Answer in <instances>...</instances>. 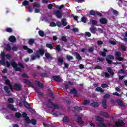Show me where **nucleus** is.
<instances>
[{
	"label": "nucleus",
	"mask_w": 127,
	"mask_h": 127,
	"mask_svg": "<svg viewBox=\"0 0 127 127\" xmlns=\"http://www.w3.org/2000/svg\"><path fill=\"white\" fill-rule=\"evenodd\" d=\"M0 55L1 57V60L0 61V64L1 65H3V66H6L7 68H9L11 65V64L7 61L5 62V60L8 59L9 60L11 57L10 55L9 54H6L4 52H1Z\"/></svg>",
	"instance_id": "1"
},
{
	"label": "nucleus",
	"mask_w": 127,
	"mask_h": 127,
	"mask_svg": "<svg viewBox=\"0 0 127 127\" xmlns=\"http://www.w3.org/2000/svg\"><path fill=\"white\" fill-rule=\"evenodd\" d=\"M11 65L12 66V67H13L14 69H15V70L16 71H21L20 68H24V67L23 66V65H22V64H21V63H19L17 64L14 61H13L11 63Z\"/></svg>",
	"instance_id": "2"
},
{
	"label": "nucleus",
	"mask_w": 127,
	"mask_h": 127,
	"mask_svg": "<svg viewBox=\"0 0 127 127\" xmlns=\"http://www.w3.org/2000/svg\"><path fill=\"white\" fill-rule=\"evenodd\" d=\"M106 61L109 64H113V65H118L119 64H121V62L118 63H114L112 62L111 60L110 59H114L115 57L112 55H109L106 57Z\"/></svg>",
	"instance_id": "3"
},
{
	"label": "nucleus",
	"mask_w": 127,
	"mask_h": 127,
	"mask_svg": "<svg viewBox=\"0 0 127 127\" xmlns=\"http://www.w3.org/2000/svg\"><path fill=\"white\" fill-rule=\"evenodd\" d=\"M22 116L25 118V120L28 124H30V123H31L32 125H35V124H36V120L32 119L30 121V120H29V117H27V114H26V113H23Z\"/></svg>",
	"instance_id": "4"
},
{
	"label": "nucleus",
	"mask_w": 127,
	"mask_h": 127,
	"mask_svg": "<svg viewBox=\"0 0 127 127\" xmlns=\"http://www.w3.org/2000/svg\"><path fill=\"white\" fill-rule=\"evenodd\" d=\"M44 54V51H43V49H39V51H36V56H33L31 57V59L32 60H35V58L38 57V58H39L40 56H42Z\"/></svg>",
	"instance_id": "5"
},
{
	"label": "nucleus",
	"mask_w": 127,
	"mask_h": 127,
	"mask_svg": "<svg viewBox=\"0 0 127 127\" xmlns=\"http://www.w3.org/2000/svg\"><path fill=\"white\" fill-rule=\"evenodd\" d=\"M95 120L99 122V124L97 125V126L99 127H107V126L104 124V119L103 118L99 116H95Z\"/></svg>",
	"instance_id": "6"
},
{
	"label": "nucleus",
	"mask_w": 127,
	"mask_h": 127,
	"mask_svg": "<svg viewBox=\"0 0 127 127\" xmlns=\"http://www.w3.org/2000/svg\"><path fill=\"white\" fill-rule=\"evenodd\" d=\"M5 82H6V85H8V86L4 87V89L5 90L6 93H9V89H11V91H12L13 90V88L11 86V84H10V82L9 81V80L6 79Z\"/></svg>",
	"instance_id": "7"
},
{
	"label": "nucleus",
	"mask_w": 127,
	"mask_h": 127,
	"mask_svg": "<svg viewBox=\"0 0 127 127\" xmlns=\"http://www.w3.org/2000/svg\"><path fill=\"white\" fill-rule=\"evenodd\" d=\"M46 46L48 48H50V49H55L57 51H59V50H60V46H57L56 47H55V48H53V45H52V44H46Z\"/></svg>",
	"instance_id": "8"
},
{
	"label": "nucleus",
	"mask_w": 127,
	"mask_h": 127,
	"mask_svg": "<svg viewBox=\"0 0 127 127\" xmlns=\"http://www.w3.org/2000/svg\"><path fill=\"white\" fill-rule=\"evenodd\" d=\"M115 55H116V56H117V57L116 58V60H119V61H122L124 60V59L123 58L120 57V56L122 55L121 52L116 51L115 52Z\"/></svg>",
	"instance_id": "9"
},
{
	"label": "nucleus",
	"mask_w": 127,
	"mask_h": 127,
	"mask_svg": "<svg viewBox=\"0 0 127 127\" xmlns=\"http://www.w3.org/2000/svg\"><path fill=\"white\" fill-rule=\"evenodd\" d=\"M81 118H82V116L80 115L78 116V120L77 122L79 125H81V126H86L87 125L86 123L84 122L83 121H82V119H81Z\"/></svg>",
	"instance_id": "10"
},
{
	"label": "nucleus",
	"mask_w": 127,
	"mask_h": 127,
	"mask_svg": "<svg viewBox=\"0 0 127 127\" xmlns=\"http://www.w3.org/2000/svg\"><path fill=\"white\" fill-rule=\"evenodd\" d=\"M90 14L91 15H98V16H102V14L98 11H94L93 10L90 11Z\"/></svg>",
	"instance_id": "11"
},
{
	"label": "nucleus",
	"mask_w": 127,
	"mask_h": 127,
	"mask_svg": "<svg viewBox=\"0 0 127 127\" xmlns=\"http://www.w3.org/2000/svg\"><path fill=\"white\" fill-rule=\"evenodd\" d=\"M115 126L116 127H121L122 126H124V122H123V121L119 120L118 122H116Z\"/></svg>",
	"instance_id": "12"
},
{
	"label": "nucleus",
	"mask_w": 127,
	"mask_h": 127,
	"mask_svg": "<svg viewBox=\"0 0 127 127\" xmlns=\"http://www.w3.org/2000/svg\"><path fill=\"white\" fill-rule=\"evenodd\" d=\"M23 49H25V50H27L28 53H33V50L32 49H29L26 46H23Z\"/></svg>",
	"instance_id": "13"
},
{
	"label": "nucleus",
	"mask_w": 127,
	"mask_h": 127,
	"mask_svg": "<svg viewBox=\"0 0 127 127\" xmlns=\"http://www.w3.org/2000/svg\"><path fill=\"white\" fill-rule=\"evenodd\" d=\"M14 89L16 91H19V90H21V86L19 84H15L14 85Z\"/></svg>",
	"instance_id": "14"
},
{
	"label": "nucleus",
	"mask_w": 127,
	"mask_h": 127,
	"mask_svg": "<svg viewBox=\"0 0 127 127\" xmlns=\"http://www.w3.org/2000/svg\"><path fill=\"white\" fill-rule=\"evenodd\" d=\"M55 14L58 18H61V17L62 16V14H61V11H56L55 12Z\"/></svg>",
	"instance_id": "15"
},
{
	"label": "nucleus",
	"mask_w": 127,
	"mask_h": 127,
	"mask_svg": "<svg viewBox=\"0 0 127 127\" xmlns=\"http://www.w3.org/2000/svg\"><path fill=\"white\" fill-rule=\"evenodd\" d=\"M9 40L11 42H15V41H16V38H15V37L13 36H11V37H9Z\"/></svg>",
	"instance_id": "16"
},
{
	"label": "nucleus",
	"mask_w": 127,
	"mask_h": 127,
	"mask_svg": "<svg viewBox=\"0 0 127 127\" xmlns=\"http://www.w3.org/2000/svg\"><path fill=\"white\" fill-rule=\"evenodd\" d=\"M100 21L102 24H106L108 22V21L105 18H101Z\"/></svg>",
	"instance_id": "17"
},
{
	"label": "nucleus",
	"mask_w": 127,
	"mask_h": 127,
	"mask_svg": "<svg viewBox=\"0 0 127 127\" xmlns=\"http://www.w3.org/2000/svg\"><path fill=\"white\" fill-rule=\"evenodd\" d=\"M106 52H108V50L106 49H104L103 51L100 52L101 55H102V56H106Z\"/></svg>",
	"instance_id": "18"
},
{
	"label": "nucleus",
	"mask_w": 127,
	"mask_h": 127,
	"mask_svg": "<svg viewBox=\"0 0 127 127\" xmlns=\"http://www.w3.org/2000/svg\"><path fill=\"white\" fill-rule=\"evenodd\" d=\"M53 79L56 82H60L61 81V78L59 76H54L53 77Z\"/></svg>",
	"instance_id": "19"
},
{
	"label": "nucleus",
	"mask_w": 127,
	"mask_h": 127,
	"mask_svg": "<svg viewBox=\"0 0 127 127\" xmlns=\"http://www.w3.org/2000/svg\"><path fill=\"white\" fill-rule=\"evenodd\" d=\"M8 108L12 110V111H16V109L14 107L13 105L12 104H9L8 105Z\"/></svg>",
	"instance_id": "20"
},
{
	"label": "nucleus",
	"mask_w": 127,
	"mask_h": 127,
	"mask_svg": "<svg viewBox=\"0 0 127 127\" xmlns=\"http://www.w3.org/2000/svg\"><path fill=\"white\" fill-rule=\"evenodd\" d=\"M62 24L64 25V26H66V25H67V22H66V19H63L62 20Z\"/></svg>",
	"instance_id": "21"
},
{
	"label": "nucleus",
	"mask_w": 127,
	"mask_h": 127,
	"mask_svg": "<svg viewBox=\"0 0 127 127\" xmlns=\"http://www.w3.org/2000/svg\"><path fill=\"white\" fill-rule=\"evenodd\" d=\"M117 104L121 107H123V105H124V103L122 102V101L120 100V99H118L117 100Z\"/></svg>",
	"instance_id": "22"
},
{
	"label": "nucleus",
	"mask_w": 127,
	"mask_h": 127,
	"mask_svg": "<svg viewBox=\"0 0 127 127\" xmlns=\"http://www.w3.org/2000/svg\"><path fill=\"white\" fill-rule=\"evenodd\" d=\"M95 90L97 92H100L101 93H103L104 92V90H103L102 88H101L100 87H98L96 88V89Z\"/></svg>",
	"instance_id": "23"
},
{
	"label": "nucleus",
	"mask_w": 127,
	"mask_h": 127,
	"mask_svg": "<svg viewBox=\"0 0 127 127\" xmlns=\"http://www.w3.org/2000/svg\"><path fill=\"white\" fill-rule=\"evenodd\" d=\"M29 2L28 1L25 0L22 3V5L24 6H26V5H28Z\"/></svg>",
	"instance_id": "24"
},
{
	"label": "nucleus",
	"mask_w": 127,
	"mask_h": 127,
	"mask_svg": "<svg viewBox=\"0 0 127 127\" xmlns=\"http://www.w3.org/2000/svg\"><path fill=\"white\" fill-rule=\"evenodd\" d=\"M45 56L47 59H51V55H50L48 53H45Z\"/></svg>",
	"instance_id": "25"
},
{
	"label": "nucleus",
	"mask_w": 127,
	"mask_h": 127,
	"mask_svg": "<svg viewBox=\"0 0 127 127\" xmlns=\"http://www.w3.org/2000/svg\"><path fill=\"white\" fill-rule=\"evenodd\" d=\"M75 55L77 59H78L79 60L81 59L82 57H81V56L78 53H75Z\"/></svg>",
	"instance_id": "26"
},
{
	"label": "nucleus",
	"mask_w": 127,
	"mask_h": 127,
	"mask_svg": "<svg viewBox=\"0 0 127 127\" xmlns=\"http://www.w3.org/2000/svg\"><path fill=\"white\" fill-rule=\"evenodd\" d=\"M33 43H34V39H31L29 40V44H30V45H32Z\"/></svg>",
	"instance_id": "27"
},
{
	"label": "nucleus",
	"mask_w": 127,
	"mask_h": 127,
	"mask_svg": "<svg viewBox=\"0 0 127 127\" xmlns=\"http://www.w3.org/2000/svg\"><path fill=\"white\" fill-rule=\"evenodd\" d=\"M90 23H91L93 25H97V21L91 20Z\"/></svg>",
	"instance_id": "28"
},
{
	"label": "nucleus",
	"mask_w": 127,
	"mask_h": 127,
	"mask_svg": "<svg viewBox=\"0 0 127 127\" xmlns=\"http://www.w3.org/2000/svg\"><path fill=\"white\" fill-rule=\"evenodd\" d=\"M23 104H24V105L26 108H29V104L27 102L23 101Z\"/></svg>",
	"instance_id": "29"
},
{
	"label": "nucleus",
	"mask_w": 127,
	"mask_h": 127,
	"mask_svg": "<svg viewBox=\"0 0 127 127\" xmlns=\"http://www.w3.org/2000/svg\"><path fill=\"white\" fill-rule=\"evenodd\" d=\"M39 34L40 36L43 37V36H44V32H43L42 31H39Z\"/></svg>",
	"instance_id": "30"
},
{
	"label": "nucleus",
	"mask_w": 127,
	"mask_h": 127,
	"mask_svg": "<svg viewBox=\"0 0 127 127\" xmlns=\"http://www.w3.org/2000/svg\"><path fill=\"white\" fill-rule=\"evenodd\" d=\"M6 50H8L9 51V50H11V47L8 44L6 45V47H5Z\"/></svg>",
	"instance_id": "31"
},
{
	"label": "nucleus",
	"mask_w": 127,
	"mask_h": 127,
	"mask_svg": "<svg viewBox=\"0 0 127 127\" xmlns=\"http://www.w3.org/2000/svg\"><path fill=\"white\" fill-rule=\"evenodd\" d=\"M91 105L93 107H94V108H97V107H98V106H99V104H98V103H97V102H94L93 103H92Z\"/></svg>",
	"instance_id": "32"
},
{
	"label": "nucleus",
	"mask_w": 127,
	"mask_h": 127,
	"mask_svg": "<svg viewBox=\"0 0 127 127\" xmlns=\"http://www.w3.org/2000/svg\"><path fill=\"white\" fill-rule=\"evenodd\" d=\"M108 72L109 73H110V74H111V75H114V72H113V71L112 70V69H111V68H108L107 69Z\"/></svg>",
	"instance_id": "33"
},
{
	"label": "nucleus",
	"mask_w": 127,
	"mask_h": 127,
	"mask_svg": "<svg viewBox=\"0 0 127 127\" xmlns=\"http://www.w3.org/2000/svg\"><path fill=\"white\" fill-rule=\"evenodd\" d=\"M90 30L92 33L95 34V32H96V29L95 28V27L90 28Z\"/></svg>",
	"instance_id": "34"
},
{
	"label": "nucleus",
	"mask_w": 127,
	"mask_h": 127,
	"mask_svg": "<svg viewBox=\"0 0 127 127\" xmlns=\"http://www.w3.org/2000/svg\"><path fill=\"white\" fill-rule=\"evenodd\" d=\"M66 59H67V60H72L73 59V57H72V56L67 55L66 56Z\"/></svg>",
	"instance_id": "35"
},
{
	"label": "nucleus",
	"mask_w": 127,
	"mask_h": 127,
	"mask_svg": "<svg viewBox=\"0 0 127 127\" xmlns=\"http://www.w3.org/2000/svg\"><path fill=\"white\" fill-rule=\"evenodd\" d=\"M61 40L63 41H67V38L66 37L63 36L61 38Z\"/></svg>",
	"instance_id": "36"
},
{
	"label": "nucleus",
	"mask_w": 127,
	"mask_h": 127,
	"mask_svg": "<svg viewBox=\"0 0 127 127\" xmlns=\"http://www.w3.org/2000/svg\"><path fill=\"white\" fill-rule=\"evenodd\" d=\"M15 117H16V118H20V117H21V114L18 112L16 113L15 114Z\"/></svg>",
	"instance_id": "37"
},
{
	"label": "nucleus",
	"mask_w": 127,
	"mask_h": 127,
	"mask_svg": "<svg viewBox=\"0 0 127 127\" xmlns=\"http://www.w3.org/2000/svg\"><path fill=\"white\" fill-rule=\"evenodd\" d=\"M74 109L75 110H76L77 111H82V108H81V107H78V106L75 107Z\"/></svg>",
	"instance_id": "38"
},
{
	"label": "nucleus",
	"mask_w": 127,
	"mask_h": 127,
	"mask_svg": "<svg viewBox=\"0 0 127 127\" xmlns=\"http://www.w3.org/2000/svg\"><path fill=\"white\" fill-rule=\"evenodd\" d=\"M63 121L66 123V122H68V121H69V119H68V117H64L63 119Z\"/></svg>",
	"instance_id": "39"
},
{
	"label": "nucleus",
	"mask_w": 127,
	"mask_h": 127,
	"mask_svg": "<svg viewBox=\"0 0 127 127\" xmlns=\"http://www.w3.org/2000/svg\"><path fill=\"white\" fill-rule=\"evenodd\" d=\"M81 21L82 22H84V23H86V21H87V19H86V18H85L84 17H83L81 18Z\"/></svg>",
	"instance_id": "40"
},
{
	"label": "nucleus",
	"mask_w": 127,
	"mask_h": 127,
	"mask_svg": "<svg viewBox=\"0 0 127 127\" xmlns=\"http://www.w3.org/2000/svg\"><path fill=\"white\" fill-rule=\"evenodd\" d=\"M100 115H102V116H104V117H108V114L106 112H101L100 113Z\"/></svg>",
	"instance_id": "41"
},
{
	"label": "nucleus",
	"mask_w": 127,
	"mask_h": 127,
	"mask_svg": "<svg viewBox=\"0 0 127 127\" xmlns=\"http://www.w3.org/2000/svg\"><path fill=\"white\" fill-rule=\"evenodd\" d=\"M124 73H125V70H124V69H121V70H120V71H119V75H120V74L122 75V74H124Z\"/></svg>",
	"instance_id": "42"
},
{
	"label": "nucleus",
	"mask_w": 127,
	"mask_h": 127,
	"mask_svg": "<svg viewBox=\"0 0 127 127\" xmlns=\"http://www.w3.org/2000/svg\"><path fill=\"white\" fill-rule=\"evenodd\" d=\"M6 31H7V32H12V29L10 28H7L6 29Z\"/></svg>",
	"instance_id": "43"
},
{
	"label": "nucleus",
	"mask_w": 127,
	"mask_h": 127,
	"mask_svg": "<svg viewBox=\"0 0 127 127\" xmlns=\"http://www.w3.org/2000/svg\"><path fill=\"white\" fill-rule=\"evenodd\" d=\"M8 102L9 103H11V104H13V103H14V100L12 98H9L8 99Z\"/></svg>",
	"instance_id": "44"
},
{
	"label": "nucleus",
	"mask_w": 127,
	"mask_h": 127,
	"mask_svg": "<svg viewBox=\"0 0 127 127\" xmlns=\"http://www.w3.org/2000/svg\"><path fill=\"white\" fill-rule=\"evenodd\" d=\"M36 84H37V85H38V86H39L41 88H42V87H43V84H42V83H40L38 81L36 82Z\"/></svg>",
	"instance_id": "45"
},
{
	"label": "nucleus",
	"mask_w": 127,
	"mask_h": 127,
	"mask_svg": "<svg viewBox=\"0 0 127 127\" xmlns=\"http://www.w3.org/2000/svg\"><path fill=\"white\" fill-rule=\"evenodd\" d=\"M56 25V24H55V23L52 22L50 24V26H51L52 27H53L54 26H55Z\"/></svg>",
	"instance_id": "46"
},
{
	"label": "nucleus",
	"mask_w": 127,
	"mask_h": 127,
	"mask_svg": "<svg viewBox=\"0 0 127 127\" xmlns=\"http://www.w3.org/2000/svg\"><path fill=\"white\" fill-rule=\"evenodd\" d=\"M24 82L26 83V84H27L28 85H31V83L27 80L24 79Z\"/></svg>",
	"instance_id": "47"
},
{
	"label": "nucleus",
	"mask_w": 127,
	"mask_h": 127,
	"mask_svg": "<svg viewBox=\"0 0 127 127\" xmlns=\"http://www.w3.org/2000/svg\"><path fill=\"white\" fill-rule=\"evenodd\" d=\"M102 105H103V107L106 108V107H107V105H106V101H103L102 102Z\"/></svg>",
	"instance_id": "48"
},
{
	"label": "nucleus",
	"mask_w": 127,
	"mask_h": 127,
	"mask_svg": "<svg viewBox=\"0 0 127 127\" xmlns=\"http://www.w3.org/2000/svg\"><path fill=\"white\" fill-rule=\"evenodd\" d=\"M121 49L123 50L124 51H125V50L127 49V47L124 45L121 46Z\"/></svg>",
	"instance_id": "49"
},
{
	"label": "nucleus",
	"mask_w": 127,
	"mask_h": 127,
	"mask_svg": "<svg viewBox=\"0 0 127 127\" xmlns=\"http://www.w3.org/2000/svg\"><path fill=\"white\" fill-rule=\"evenodd\" d=\"M101 87L102 88H108V85L107 84H102L101 85Z\"/></svg>",
	"instance_id": "50"
},
{
	"label": "nucleus",
	"mask_w": 127,
	"mask_h": 127,
	"mask_svg": "<svg viewBox=\"0 0 127 127\" xmlns=\"http://www.w3.org/2000/svg\"><path fill=\"white\" fill-rule=\"evenodd\" d=\"M113 95H114L115 96H118V97L121 96V95L118 93V92H114L113 93Z\"/></svg>",
	"instance_id": "51"
},
{
	"label": "nucleus",
	"mask_w": 127,
	"mask_h": 127,
	"mask_svg": "<svg viewBox=\"0 0 127 127\" xmlns=\"http://www.w3.org/2000/svg\"><path fill=\"white\" fill-rule=\"evenodd\" d=\"M58 60L59 62H60L61 63L63 62V59H62L61 58H58Z\"/></svg>",
	"instance_id": "52"
},
{
	"label": "nucleus",
	"mask_w": 127,
	"mask_h": 127,
	"mask_svg": "<svg viewBox=\"0 0 127 127\" xmlns=\"http://www.w3.org/2000/svg\"><path fill=\"white\" fill-rule=\"evenodd\" d=\"M85 35L88 36V37H90L91 36V33L90 32H87L85 33Z\"/></svg>",
	"instance_id": "53"
},
{
	"label": "nucleus",
	"mask_w": 127,
	"mask_h": 127,
	"mask_svg": "<svg viewBox=\"0 0 127 127\" xmlns=\"http://www.w3.org/2000/svg\"><path fill=\"white\" fill-rule=\"evenodd\" d=\"M109 42L111 43V44H113V45H116V42L114 41H109Z\"/></svg>",
	"instance_id": "54"
},
{
	"label": "nucleus",
	"mask_w": 127,
	"mask_h": 127,
	"mask_svg": "<svg viewBox=\"0 0 127 127\" xmlns=\"http://www.w3.org/2000/svg\"><path fill=\"white\" fill-rule=\"evenodd\" d=\"M17 47L14 46L12 48V49L13 51H16V50H17Z\"/></svg>",
	"instance_id": "55"
},
{
	"label": "nucleus",
	"mask_w": 127,
	"mask_h": 127,
	"mask_svg": "<svg viewBox=\"0 0 127 127\" xmlns=\"http://www.w3.org/2000/svg\"><path fill=\"white\" fill-rule=\"evenodd\" d=\"M52 105L53 106V107H54L55 109H56V110H57V109H58L59 106L58 105H54V104H52Z\"/></svg>",
	"instance_id": "56"
},
{
	"label": "nucleus",
	"mask_w": 127,
	"mask_h": 127,
	"mask_svg": "<svg viewBox=\"0 0 127 127\" xmlns=\"http://www.w3.org/2000/svg\"><path fill=\"white\" fill-rule=\"evenodd\" d=\"M57 26H58L59 27H60V26H61V22H57Z\"/></svg>",
	"instance_id": "57"
},
{
	"label": "nucleus",
	"mask_w": 127,
	"mask_h": 127,
	"mask_svg": "<svg viewBox=\"0 0 127 127\" xmlns=\"http://www.w3.org/2000/svg\"><path fill=\"white\" fill-rule=\"evenodd\" d=\"M110 96V94H106L105 95H104V99H106V98H109Z\"/></svg>",
	"instance_id": "58"
},
{
	"label": "nucleus",
	"mask_w": 127,
	"mask_h": 127,
	"mask_svg": "<svg viewBox=\"0 0 127 127\" xmlns=\"http://www.w3.org/2000/svg\"><path fill=\"white\" fill-rule=\"evenodd\" d=\"M71 93H72V94H75L76 93V89H73L72 90H71L70 91Z\"/></svg>",
	"instance_id": "59"
},
{
	"label": "nucleus",
	"mask_w": 127,
	"mask_h": 127,
	"mask_svg": "<svg viewBox=\"0 0 127 127\" xmlns=\"http://www.w3.org/2000/svg\"><path fill=\"white\" fill-rule=\"evenodd\" d=\"M88 51H89V52H93V51H94V48L93 47L90 48Z\"/></svg>",
	"instance_id": "60"
},
{
	"label": "nucleus",
	"mask_w": 127,
	"mask_h": 127,
	"mask_svg": "<svg viewBox=\"0 0 127 127\" xmlns=\"http://www.w3.org/2000/svg\"><path fill=\"white\" fill-rule=\"evenodd\" d=\"M2 73H3V74H6V73H7V69H3L2 71Z\"/></svg>",
	"instance_id": "61"
},
{
	"label": "nucleus",
	"mask_w": 127,
	"mask_h": 127,
	"mask_svg": "<svg viewBox=\"0 0 127 127\" xmlns=\"http://www.w3.org/2000/svg\"><path fill=\"white\" fill-rule=\"evenodd\" d=\"M125 77L126 76H119V80H123V79H124V78H125Z\"/></svg>",
	"instance_id": "62"
},
{
	"label": "nucleus",
	"mask_w": 127,
	"mask_h": 127,
	"mask_svg": "<svg viewBox=\"0 0 127 127\" xmlns=\"http://www.w3.org/2000/svg\"><path fill=\"white\" fill-rule=\"evenodd\" d=\"M42 3H48V0H43Z\"/></svg>",
	"instance_id": "63"
},
{
	"label": "nucleus",
	"mask_w": 127,
	"mask_h": 127,
	"mask_svg": "<svg viewBox=\"0 0 127 127\" xmlns=\"http://www.w3.org/2000/svg\"><path fill=\"white\" fill-rule=\"evenodd\" d=\"M42 77H47V74L45 73H43L41 74Z\"/></svg>",
	"instance_id": "64"
}]
</instances>
